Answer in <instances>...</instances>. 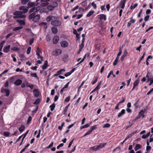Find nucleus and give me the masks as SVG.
<instances>
[{"label": "nucleus", "instance_id": "1", "mask_svg": "<svg viewBox=\"0 0 153 153\" xmlns=\"http://www.w3.org/2000/svg\"><path fill=\"white\" fill-rule=\"evenodd\" d=\"M28 8L25 6L21 7L19 8V10L20 11H16L14 13L15 16L13 18H24L26 17V15L23 14H25L27 12L28 10Z\"/></svg>", "mask_w": 153, "mask_h": 153}, {"label": "nucleus", "instance_id": "2", "mask_svg": "<svg viewBox=\"0 0 153 153\" xmlns=\"http://www.w3.org/2000/svg\"><path fill=\"white\" fill-rule=\"evenodd\" d=\"M40 17L39 15H36L35 13H31L29 16V19H33V20L34 22H37L39 20Z\"/></svg>", "mask_w": 153, "mask_h": 153}, {"label": "nucleus", "instance_id": "3", "mask_svg": "<svg viewBox=\"0 0 153 153\" xmlns=\"http://www.w3.org/2000/svg\"><path fill=\"white\" fill-rule=\"evenodd\" d=\"M51 24L52 25H53L58 26H60L61 25V22L59 21L55 20L52 21L51 23Z\"/></svg>", "mask_w": 153, "mask_h": 153}, {"label": "nucleus", "instance_id": "4", "mask_svg": "<svg viewBox=\"0 0 153 153\" xmlns=\"http://www.w3.org/2000/svg\"><path fill=\"white\" fill-rule=\"evenodd\" d=\"M62 52V51L59 49H56L53 51V54L54 56H57Z\"/></svg>", "mask_w": 153, "mask_h": 153}, {"label": "nucleus", "instance_id": "5", "mask_svg": "<svg viewBox=\"0 0 153 153\" xmlns=\"http://www.w3.org/2000/svg\"><path fill=\"white\" fill-rule=\"evenodd\" d=\"M40 9V7L39 6H37L36 7H33L30 9L29 10V12L31 13L32 12H33V13H35V12L38 11Z\"/></svg>", "mask_w": 153, "mask_h": 153}, {"label": "nucleus", "instance_id": "6", "mask_svg": "<svg viewBox=\"0 0 153 153\" xmlns=\"http://www.w3.org/2000/svg\"><path fill=\"white\" fill-rule=\"evenodd\" d=\"M62 47L63 48H65L68 47V42L66 41H63L60 43Z\"/></svg>", "mask_w": 153, "mask_h": 153}, {"label": "nucleus", "instance_id": "7", "mask_svg": "<svg viewBox=\"0 0 153 153\" xmlns=\"http://www.w3.org/2000/svg\"><path fill=\"white\" fill-rule=\"evenodd\" d=\"M59 40V38L58 36H54L53 39V43L54 44H57Z\"/></svg>", "mask_w": 153, "mask_h": 153}, {"label": "nucleus", "instance_id": "8", "mask_svg": "<svg viewBox=\"0 0 153 153\" xmlns=\"http://www.w3.org/2000/svg\"><path fill=\"white\" fill-rule=\"evenodd\" d=\"M135 20L132 18H131L130 20L128 22L127 26L128 27H129L131 26V25L135 23Z\"/></svg>", "mask_w": 153, "mask_h": 153}, {"label": "nucleus", "instance_id": "9", "mask_svg": "<svg viewBox=\"0 0 153 153\" xmlns=\"http://www.w3.org/2000/svg\"><path fill=\"white\" fill-rule=\"evenodd\" d=\"M1 91L2 92H5L6 93V96L8 97L9 96L10 93V91L9 89L7 88H3L1 89Z\"/></svg>", "mask_w": 153, "mask_h": 153}, {"label": "nucleus", "instance_id": "10", "mask_svg": "<svg viewBox=\"0 0 153 153\" xmlns=\"http://www.w3.org/2000/svg\"><path fill=\"white\" fill-rule=\"evenodd\" d=\"M126 1L124 0H121L120 2V6L122 9H123L125 7V4Z\"/></svg>", "mask_w": 153, "mask_h": 153}, {"label": "nucleus", "instance_id": "11", "mask_svg": "<svg viewBox=\"0 0 153 153\" xmlns=\"http://www.w3.org/2000/svg\"><path fill=\"white\" fill-rule=\"evenodd\" d=\"M99 17L100 20H103L105 21L106 19V16L105 15L103 14H101L98 16Z\"/></svg>", "mask_w": 153, "mask_h": 153}, {"label": "nucleus", "instance_id": "12", "mask_svg": "<svg viewBox=\"0 0 153 153\" xmlns=\"http://www.w3.org/2000/svg\"><path fill=\"white\" fill-rule=\"evenodd\" d=\"M25 82L26 84V86L27 87L30 88L31 90L33 89L34 86V85L33 84L29 83L27 81H26Z\"/></svg>", "mask_w": 153, "mask_h": 153}, {"label": "nucleus", "instance_id": "13", "mask_svg": "<svg viewBox=\"0 0 153 153\" xmlns=\"http://www.w3.org/2000/svg\"><path fill=\"white\" fill-rule=\"evenodd\" d=\"M146 77L147 78V82H149L151 79L153 78V77L152 76V74L149 72L147 73Z\"/></svg>", "mask_w": 153, "mask_h": 153}, {"label": "nucleus", "instance_id": "14", "mask_svg": "<svg viewBox=\"0 0 153 153\" xmlns=\"http://www.w3.org/2000/svg\"><path fill=\"white\" fill-rule=\"evenodd\" d=\"M145 111V109H144V110L142 109L139 112L138 114L140 117H142V118H143L144 117L145 115L144 114Z\"/></svg>", "mask_w": 153, "mask_h": 153}, {"label": "nucleus", "instance_id": "15", "mask_svg": "<svg viewBox=\"0 0 153 153\" xmlns=\"http://www.w3.org/2000/svg\"><path fill=\"white\" fill-rule=\"evenodd\" d=\"M34 96L35 97H38L39 95V91L38 89H34L33 91Z\"/></svg>", "mask_w": 153, "mask_h": 153}, {"label": "nucleus", "instance_id": "16", "mask_svg": "<svg viewBox=\"0 0 153 153\" xmlns=\"http://www.w3.org/2000/svg\"><path fill=\"white\" fill-rule=\"evenodd\" d=\"M51 31L52 33L53 34H56L58 32L57 27H53L51 28Z\"/></svg>", "mask_w": 153, "mask_h": 153}, {"label": "nucleus", "instance_id": "17", "mask_svg": "<svg viewBox=\"0 0 153 153\" xmlns=\"http://www.w3.org/2000/svg\"><path fill=\"white\" fill-rule=\"evenodd\" d=\"M22 82V81L20 79H18L14 82V84L17 86L21 85Z\"/></svg>", "mask_w": 153, "mask_h": 153}, {"label": "nucleus", "instance_id": "18", "mask_svg": "<svg viewBox=\"0 0 153 153\" xmlns=\"http://www.w3.org/2000/svg\"><path fill=\"white\" fill-rule=\"evenodd\" d=\"M48 62L47 60H46L44 64L42 66V68L43 70L46 69L48 66Z\"/></svg>", "mask_w": 153, "mask_h": 153}, {"label": "nucleus", "instance_id": "19", "mask_svg": "<svg viewBox=\"0 0 153 153\" xmlns=\"http://www.w3.org/2000/svg\"><path fill=\"white\" fill-rule=\"evenodd\" d=\"M128 54V52L126 50H125L123 52V54L122 56L120 59L121 61H123L124 59V58Z\"/></svg>", "mask_w": 153, "mask_h": 153}, {"label": "nucleus", "instance_id": "20", "mask_svg": "<svg viewBox=\"0 0 153 153\" xmlns=\"http://www.w3.org/2000/svg\"><path fill=\"white\" fill-rule=\"evenodd\" d=\"M139 82L140 81L139 80L136 79L133 83L134 88L137 87Z\"/></svg>", "mask_w": 153, "mask_h": 153}, {"label": "nucleus", "instance_id": "21", "mask_svg": "<svg viewBox=\"0 0 153 153\" xmlns=\"http://www.w3.org/2000/svg\"><path fill=\"white\" fill-rule=\"evenodd\" d=\"M37 4H36L34 2H29L27 4V5L29 7H33L35 5L36 6Z\"/></svg>", "mask_w": 153, "mask_h": 153}, {"label": "nucleus", "instance_id": "22", "mask_svg": "<svg viewBox=\"0 0 153 153\" xmlns=\"http://www.w3.org/2000/svg\"><path fill=\"white\" fill-rule=\"evenodd\" d=\"M10 46L9 45L5 47L4 49V51L5 53H7L9 50Z\"/></svg>", "mask_w": 153, "mask_h": 153}, {"label": "nucleus", "instance_id": "23", "mask_svg": "<svg viewBox=\"0 0 153 153\" xmlns=\"http://www.w3.org/2000/svg\"><path fill=\"white\" fill-rule=\"evenodd\" d=\"M55 17L53 16H49L46 19L47 22H50L51 20L55 19Z\"/></svg>", "mask_w": 153, "mask_h": 153}, {"label": "nucleus", "instance_id": "24", "mask_svg": "<svg viewBox=\"0 0 153 153\" xmlns=\"http://www.w3.org/2000/svg\"><path fill=\"white\" fill-rule=\"evenodd\" d=\"M125 110L124 109H122L121 111L119 114L118 115V117H120L125 113Z\"/></svg>", "mask_w": 153, "mask_h": 153}, {"label": "nucleus", "instance_id": "25", "mask_svg": "<svg viewBox=\"0 0 153 153\" xmlns=\"http://www.w3.org/2000/svg\"><path fill=\"white\" fill-rule=\"evenodd\" d=\"M17 21L19 23L21 26H23L25 24L24 21L22 20L19 19H18Z\"/></svg>", "mask_w": 153, "mask_h": 153}, {"label": "nucleus", "instance_id": "26", "mask_svg": "<svg viewBox=\"0 0 153 153\" xmlns=\"http://www.w3.org/2000/svg\"><path fill=\"white\" fill-rule=\"evenodd\" d=\"M105 145V144L101 143L100 145L96 146L98 150L99 149H100V148H102Z\"/></svg>", "mask_w": 153, "mask_h": 153}, {"label": "nucleus", "instance_id": "27", "mask_svg": "<svg viewBox=\"0 0 153 153\" xmlns=\"http://www.w3.org/2000/svg\"><path fill=\"white\" fill-rule=\"evenodd\" d=\"M94 13V12L93 10H91L87 14L86 16L87 17H89L91 16L92 15H93Z\"/></svg>", "mask_w": 153, "mask_h": 153}, {"label": "nucleus", "instance_id": "28", "mask_svg": "<svg viewBox=\"0 0 153 153\" xmlns=\"http://www.w3.org/2000/svg\"><path fill=\"white\" fill-rule=\"evenodd\" d=\"M30 76L33 77H35L37 78V79H39L38 77L37 76V74L36 73H31L30 74Z\"/></svg>", "mask_w": 153, "mask_h": 153}, {"label": "nucleus", "instance_id": "29", "mask_svg": "<svg viewBox=\"0 0 153 153\" xmlns=\"http://www.w3.org/2000/svg\"><path fill=\"white\" fill-rule=\"evenodd\" d=\"M25 128V126L24 125H22L20 127H19V130L20 132H22L24 131Z\"/></svg>", "mask_w": 153, "mask_h": 153}, {"label": "nucleus", "instance_id": "30", "mask_svg": "<svg viewBox=\"0 0 153 153\" xmlns=\"http://www.w3.org/2000/svg\"><path fill=\"white\" fill-rule=\"evenodd\" d=\"M150 132L146 134H143L142 136V138L143 139H145L147 138L150 134Z\"/></svg>", "mask_w": 153, "mask_h": 153}, {"label": "nucleus", "instance_id": "31", "mask_svg": "<svg viewBox=\"0 0 153 153\" xmlns=\"http://www.w3.org/2000/svg\"><path fill=\"white\" fill-rule=\"evenodd\" d=\"M141 148V146L139 144H137L136 145L134 148V150L135 151H137V150L140 149Z\"/></svg>", "mask_w": 153, "mask_h": 153}, {"label": "nucleus", "instance_id": "32", "mask_svg": "<svg viewBox=\"0 0 153 153\" xmlns=\"http://www.w3.org/2000/svg\"><path fill=\"white\" fill-rule=\"evenodd\" d=\"M70 104H68V105L66 106L65 107V108H64V110L63 112H64V115L66 114V112L68 110V107L69 105Z\"/></svg>", "mask_w": 153, "mask_h": 153}, {"label": "nucleus", "instance_id": "33", "mask_svg": "<svg viewBox=\"0 0 153 153\" xmlns=\"http://www.w3.org/2000/svg\"><path fill=\"white\" fill-rule=\"evenodd\" d=\"M57 3L55 2H52L50 4V5H51L54 8L56 7L57 6Z\"/></svg>", "mask_w": 153, "mask_h": 153}, {"label": "nucleus", "instance_id": "34", "mask_svg": "<svg viewBox=\"0 0 153 153\" xmlns=\"http://www.w3.org/2000/svg\"><path fill=\"white\" fill-rule=\"evenodd\" d=\"M65 69H62L61 70L57 71V73H58L59 75L62 74V72H64L65 71Z\"/></svg>", "mask_w": 153, "mask_h": 153}, {"label": "nucleus", "instance_id": "35", "mask_svg": "<svg viewBox=\"0 0 153 153\" xmlns=\"http://www.w3.org/2000/svg\"><path fill=\"white\" fill-rule=\"evenodd\" d=\"M55 104L54 103H53L52 105H50V107L51 108V111H53L55 107Z\"/></svg>", "mask_w": 153, "mask_h": 153}, {"label": "nucleus", "instance_id": "36", "mask_svg": "<svg viewBox=\"0 0 153 153\" xmlns=\"http://www.w3.org/2000/svg\"><path fill=\"white\" fill-rule=\"evenodd\" d=\"M119 59V57H116V58L115 59L114 61V62L113 63V65H114L115 66L117 64V62L118 60Z\"/></svg>", "mask_w": 153, "mask_h": 153}, {"label": "nucleus", "instance_id": "37", "mask_svg": "<svg viewBox=\"0 0 153 153\" xmlns=\"http://www.w3.org/2000/svg\"><path fill=\"white\" fill-rule=\"evenodd\" d=\"M89 126H90L89 124H87L84 126H81L80 127V128L81 129H82L84 128H88V127H89Z\"/></svg>", "mask_w": 153, "mask_h": 153}, {"label": "nucleus", "instance_id": "38", "mask_svg": "<svg viewBox=\"0 0 153 153\" xmlns=\"http://www.w3.org/2000/svg\"><path fill=\"white\" fill-rule=\"evenodd\" d=\"M19 48L16 47H13L11 48V50L12 51H19Z\"/></svg>", "mask_w": 153, "mask_h": 153}, {"label": "nucleus", "instance_id": "39", "mask_svg": "<svg viewBox=\"0 0 153 153\" xmlns=\"http://www.w3.org/2000/svg\"><path fill=\"white\" fill-rule=\"evenodd\" d=\"M37 55L38 56L37 58L39 59L40 58L42 61H43V57L42 56H41L40 55V53H39L37 52L36 53Z\"/></svg>", "mask_w": 153, "mask_h": 153}, {"label": "nucleus", "instance_id": "40", "mask_svg": "<svg viewBox=\"0 0 153 153\" xmlns=\"http://www.w3.org/2000/svg\"><path fill=\"white\" fill-rule=\"evenodd\" d=\"M92 131L90 130L88 131L87 132H86L83 136V137H84L90 134L91 133Z\"/></svg>", "mask_w": 153, "mask_h": 153}, {"label": "nucleus", "instance_id": "41", "mask_svg": "<svg viewBox=\"0 0 153 153\" xmlns=\"http://www.w3.org/2000/svg\"><path fill=\"white\" fill-rule=\"evenodd\" d=\"M47 8L48 9L50 10H53L54 8L51 5H50L48 6L47 7Z\"/></svg>", "mask_w": 153, "mask_h": 153}, {"label": "nucleus", "instance_id": "42", "mask_svg": "<svg viewBox=\"0 0 153 153\" xmlns=\"http://www.w3.org/2000/svg\"><path fill=\"white\" fill-rule=\"evenodd\" d=\"M91 149L94 151H96L98 150L96 146H94L91 148Z\"/></svg>", "mask_w": 153, "mask_h": 153}, {"label": "nucleus", "instance_id": "43", "mask_svg": "<svg viewBox=\"0 0 153 153\" xmlns=\"http://www.w3.org/2000/svg\"><path fill=\"white\" fill-rule=\"evenodd\" d=\"M110 126V124L109 123H106L103 126V128H109Z\"/></svg>", "mask_w": 153, "mask_h": 153}, {"label": "nucleus", "instance_id": "44", "mask_svg": "<svg viewBox=\"0 0 153 153\" xmlns=\"http://www.w3.org/2000/svg\"><path fill=\"white\" fill-rule=\"evenodd\" d=\"M49 4V3L48 2H46L45 3H43L42 4L41 6L42 7H45L47 6Z\"/></svg>", "mask_w": 153, "mask_h": 153}, {"label": "nucleus", "instance_id": "45", "mask_svg": "<svg viewBox=\"0 0 153 153\" xmlns=\"http://www.w3.org/2000/svg\"><path fill=\"white\" fill-rule=\"evenodd\" d=\"M10 133L8 132H4L3 133V135L5 137H8L9 136Z\"/></svg>", "mask_w": 153, "mask_h": 153}, {"label": "nucleus", "instance_id": "46", "mask_svg": "<svg viewBox=\"0 0 153 153\" xmlns=\"http://www.w3.org/2000/svg\"><path fill=\"white\" fill-rule=\"evenodd\" d=\"M70 97L69 96L65 98L64 101L65 102H68L70 100Z\"/></svg>", "mask_w": 153, "mask_h": 153}, {"label": "nucleus", "instance_id": "47", "mask_svg": "<svg viewBox=\"0 0 153 153\" xmlns=\"http://www.w3.org/2000/svg\"><path fill=\"white\" fill-rule=\"evenodd\" d=\"M22 28V27H16L13 28V30L14 31H16V30H19V29H20Z\"/></svg>", "mask_w": 153, "mask_h": 153}, {"label": "nucleus", "instance_id": "48", "mask_svg": "<svg viewBox=\"0 0 153 153\" xmlns=\"http://www.w3.org/2000/svg\"><path fill=\"white\" fill-rule=\"evenodd\" d=\"M40 101V100L39 99H37L33 103L34 104L37 105L39 104Z\"/></svg>", "mask_w": 153, "mask_h": 153}, {"label": "nucleus", "instance_id": "49", "mask_svg": "<svg viewBox=\"0 0 153 153\" xmlns=\"http://www.w3.org/2000/svg\"><path fill=\"white\" fill-rule=\"evenodd\" d=\"M31 50V47H29L28 48L27 51V54H29L30 53Z\"/></svg>", "mask_w": 153, "mask_h": 153}, {"label": "nucleus", "instance_id": "50", "mask_svg": "<svg viewBox=\"0 0 153 153\" xmlns=\"http://www.w3.org/2000/svg\"><path fill=\"white\" fill-rule=\"evenodd\" d=\"M64 124H65L64 123H62L61 125L60 126H58V129L60 130H62L63 127V126L64 125Z\"/></svg>", "mask_w": 153, "mask_h": 153}, {"label": "nucleus", "instance_id": "51", "mask_svg": "<svg viewBox=\"0 0 153 153\" xmlns=\"http://www.w3.org/2000/svg\"><path fill=\"white\" fill-rule=\"evenodd\" d=\"M84 44H83V43H81V44L79 46V48H80V50H82L83 49L84 47Z\"/></svg>", "mask_w": 153, "mask_h": 153}, {"label": "nucleus", "instance_id": "52", "mask_svg": "<svg viewBox=\"0 0 153 153\" xmlns=\"http://www.w3.org/2000/svg\"><path fill=\"white\" fill-rule=\"evenodd\" d=\"M97 128V126H93L90 128V130L92 131L93 130L96 129Z\"/></svg>", "mask_w": 153, "mask_h": 153}, {"label": "nucleus", "instance_id": "53", "mask_svg": "<svg viewBox=\"0 0 153 153\" xmlns=\"http://www.w3.org/2000/svg\"><path fill=\"white\" fill-rule=\"evenodd\" d=\"M111 75H113V71H111L108 74V76H107V78H108L110 77V76Z\"/></svg>", "mask_w": 153, "mask_h": 153}, {"label": "nucleus", "instance_id": "54", "mask_svg": "<svg viewBox=\"0 0 153 153\" xmlns=\"http://www.w3.org/2000/svg\"><path fill=\"white\" fill-rule=\"evenodd\" d=\"M34 39L33 38H32L30 40L29 44L31 45L33 42Z\"/></svg>", "mask_w": 153, "mask_h": 153}, {"label": "nucleus", "instance_id": "55", "mask_svg": "<svg viewBox=\"0 0 153 153\" xmlns=\"http://www.w3.org/2000/svg\"><path fill=\"white\" fill-rule=\"evenodd\" d=\"M22 3L24 4H26L27 2V0H22Z\"/></svg>", "mask_w": 153, "mask_h": 153}, {"label": "nucleus", "instance_id": "56", "mask_svg": "<svg viewBox=\"0 0 153 153\" xmlns=\"http://www.w3.org/2000/svg\"><path fill=\"white\" fill-rule=\"evenodd\" d=\"M40 24L42 26H44V27L45 26V28H47V27L46 26V23L45 22H42Z\"/></svg>", "mask_w": 153, "mask_h": 153}, {"label": "nucleus", "instance_id": "57", "mask_svg": "<svg viewBox=\"0 0 153 153\" xmlns=\"http://www.w3.org/2000/svg\"><path fill=\"white\" fill-rule=\"evenodd\" d=\"M81 5L82 6H84L87 4V2L86 1H84L81 3Z\"/></svg>", "mask_w": 153, "mask_h": 153}, {"label": "nucleus", "instance_id": "58", "mask_svg": "<svg viewBox=\"0 0 153 153\" xmlns=\"http://www.w3.org/2000/svg\"><path fill=\"white\" fill-rule=\"evenodd\" d=\"M149 15L146 16L144 18V20L145 21H147L149 19Z\"/></svg>", "mask_w": 153, "mask_h": 153}, {"label": "nucleus", "instance_id": "59", "mask_svg": "<svg viewBox=\"0 0 153 153\" xmlns=\"http://www.w3.org/2000/svg\"><path fill=\"white\" fill-rule=\"evenodd\" d=\"M53 142H52L51 144H50L48 146H47L46 148L47 149H49L53 146Z\"/></svg>", "mask_w": 153, "mask_h": 153}, {"label": "nucleus", "instance_id": "60", "mask_svg": "<svg viewBox=\"0 0 153 153\" xmlns=\"http://www.w3.org/2000/svg\"><path fill=\"white\" fill-rule=\"evenodd\" d=\"M71 74V73L70 72H68L65 74L64 75L65 77H67L68 76L70 75Z\"/></svg>", "mask_w": 153, "mask_h": 153}, {"label": "nucleus", "instance_id": "61", "mask_svg": "<svg viewBox=\"0 0 153 153\" xmlns=\"http://www.w3.org/2000/svg\"><path fill=\"white\" fill-rule=\"evenodd\" d=\"M63 145L64 144L62 143L60 144L57 147V149H59L60 147L63 146Z\"/></svg>", "mask_w": 153, "mask_h": 153}, {"label": "nucleus", "instance_id": "62", "mask_svg": "<svg viewBox=\"0 0 153 153\" xmlns=\"http://www.w3.org/2000/svg\"><path fill=\"white\" fill-rule=\"evenodd\" d=\"M91 5L93 7H94V8L96 9L97 8L96 5L94 3V2H92L91 3Z\"/></svg>", "mask_w": 153, "mask_h": 153}, {"label": "nucleus", "instance_id": "63", "mask_svg": "<svg viewBox=\"0 0 153 153\" xmlns=\"http://www.w3.org/2000/svg\"><path fill=\"white\" fill-rule=\"evenodd\" d=\"M32 118L31 117H29L27 120V123H29L31 121Z\"/></svg>", "mask_w": 153, "mask_h": 153}, {"label": "nucleus", "instance_id": "64", "mask_svg": "<svg viewBox=\"0 0 153 153\" xmlns=\"http://www.w3.org/2000/svg\"><path fill=\"white\" fill-rule=\"evenodd\" d=\"M153 91V88H152L147 93V94L149 95Z\"/></svg>", "mask_w": 153, "mask_h": 153}]
</instances>
